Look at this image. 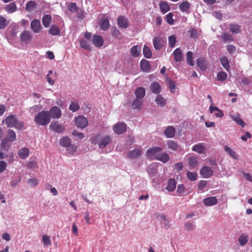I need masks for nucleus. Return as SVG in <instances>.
Listing matches in <instances>:
<instances>
[{
  "label": "nucleus",
  "instance_id": "56",
  "mask_svg": "<svg viewBox=\"0 0 252 252\" xmlns=\"http://www.w3.org/2000/svg\"><path fill=\"white\" fill-rule=\"evenodd\" d=\"M167 83L168 85V87L172 93L175 92V82L172 80L171 79H167Z\"/></svg>",
  "mask_w": 252,
  "mask_h": 252
},
{
  "label": "nucleus",
  "instance_id": "23",
  "mask_svg": "<svg viewBox=\"0 0 252 252\" xmlns=\"http://www.w3.org/2000/svg\"><path fill=\"white\" fill-rule=\"evenodd\" d=\"M196 64L201 70H205L207 68V62L204 58H198L196 61Z\"/></svg>",
  "mask_w": 252,
  "mask_h": 252
},
{
  "label": "nucleus",
  "instance_id": "17",
  "mask_svg": "<svg viewBox=\"0 0 252 252\" xmlns=\"http://www.w3.org/2000/svg\"><path fill=\"white\" fill-rule=\"evenodd\" d=\"M155 158L165 163L169 160V156L168 154L164 152L162 153H158V154H156Z\"/></svg>",
  "mask_w": 252,
  "mask_h": 252
},
{
  "label": "nucleus",
  "instance_id": "57",
  "mask_svg": "<svg viewBox=\"0 0 252 252\" xmlns=\"http://www.w3.org/2000/svg\"><path fill=\"white\" fill-rule=\"evenodd\" d=\"M227 75L224 71H220L218 73L217 78L220 81H223L227 78Z\"/></svg>",
  "mask_w": 252,
  "mask_h": 252
},
{
  "label": "nucleus",
  "instance_id": "14",
  "mask_svg": "<svg viewBox=\"0 0 252 252\" xmlns=\"http://www.w3.org/2000/svg\"><path fill=\"white\" fill-rule=\"evenodd\" d=\"M142 148L139 147L137 149H135L133 150L130 151L127 154V158L130 159L136 158L139 157L142 155Z\"/></svg>",
  "mask_w": 252,
  "mask_h": 252
},
{
  "label": "nucleus",
  "instance_id": "55",
  "mask_svg": "<svg viewBox=\"0 0 252 252\" xmlns=\"http://www.w3.org/2000/svg\"><path fill=\"white\" fill-rule=\"evenodd\" d=\"M176 42V37L175 35H172L168 37L169 45L171 48H174Z\"/></svg>",
  "mask_w": 252,
  "mask_h": 252
},
{
  "label": "nucleus",
  "instance_id": "33",
  "mask_svg": "<svg viewBox=\"0 0 252 252\" xmlns=\"http://www.w3.org/2000/svg\"><path fill=\"white\" fill-rule=\"evenodd\" d=\"M140 67L142 70L149 72L151 69V65L149 61L142 60L140 62Z\"/></svg>",
  "mask_w": 252,
  "mask_h": 252
},
{
  "label": "nucleus",
  "instance_id": "51",
  "mask_svg": "<svg viewBox=\"0 0 252 252\" xmlns=\"http://www.w3.org/2000/svg\"><path fill=\"white\" fill-rule=\"evenodd\" d=\"M9 24V22L3 16H0V30L4 29Z\"/></svg>",
  "mask_w": 252,
  "mask_h": 252
},
{
  "label": "nucleus",
  "instance_id": "2",
  "mask_svg": "<svg viewBox=\"0 0 252 252\" xmlns=\"http://www.w3.org/2000/svg\"><path fill=\"white\" fill-rule=\"evenodd\" d=\"M8 127H14L17 130H22L25 126L24 122L19 120L15 115L11 114L8 116L2 121Z\"/></svg>",
  "mask_w": 252,
  "mask_h": 252
},
{
  "label": "nucleus",
  "instance_id": "63",
  "mask_svg": "<svg viewBox=\"0 0 252 252\" xmlns=\"http://www.w3.org/2000/svg\"><path fill=\"white\" fill-rule=\"evenodd\" d=\"M190 37L192 38H196L198 37L197 32L195 29H192L189 31Z\"/></svg>",
  "mask_w": 252,
  "mask_h": 252
},
{
  "label": "nucleus",
  "instance_id": "30",
  "mask_svg": "<svg viewBox=\"0 0 252 252\" xmlns=\"http://www.w3.org/2000/svg\"><path fill=\"white\" fill-rule=\"evenodd\" d=\"M190 7V4L188 1H184L179 5L180 10L183 12L189 13V9Z\"/></svg>",
  "mask_w": 252,
  "mask_h": 252
},
{
  "label": "nucleus",
  "instance_id": "20",
  "mask_svg": "<svg viewBox=\"0 0 252 252\" xmlns=\"http://www.w3.org/2000/svg\"><path fill=\"white\" fill-rule=\"evenodd\" d=\"M164 134L167 138H173L175 134V129L173 126H168L165 129Z\"/></svg>",
  "mask_w": 252,
  "mask_h": 252
},
{
  "label": "nucleus",
  "instance_id": "53",
  "mask_svg": "<svg viewBox=\"0 0 252 252\" xmlns=\"http://www.w3.org/2000/svg\"><path fill=\"white\" fill-rule=\"evenodd\" d=\"M185 228L187 231L194 230L195 228V224L191 222H186L185 223Z\"/></svg>",
  "mask_w": 252,
  "mask_h": 252
},
{
  "label": "nucleus",
  "instance_id": "25",
  "mask_svg": "<svg viewBox=\"0 0 252 252\" xmlns=\"http://www.w3.org/2000/svg\"><path fill=\"white\" fill-rule=\"evenodd\" d=\"M30 151L27 148H21L18 153V156L20 158L24 159L27 158L29 156Z\"/></svg>",
  "mask_w": 252,
  "mask_h": 252
},
{
  "label": "nucleus",
  "instance_id": "21",
  "mask_svg": "<svg viewBox=\"0 0 252 252\" xmlns=\"http://www.w3.org/2000/svg\"><path fill=\"white\" fill-rule=\"evenodd\" d=\"M60 146L64 148H68L71 144V139L68 136H64L60 139Z\"/></svg>",
  "mask_w": 252,
  "mask_h": 252
},
{
  "label": "nucleus",
  "instance_id": "12",
  "mask_svg": "<svg viewBox=\"0 0 252 252\" xmlns=\"http://www.w3.org/2000/svg\"><path fill=\"white\" fill-rule=\"evenodd\" d=\"M118 25L121 29H126L129 25V21L125 16H120L118 18Z\"/></svg>",
  "mask_w": 252,
  "mask_h": 252
},
{
  "label": "nucleus",
  "instance_id": "36",
  "mask_svg": "<svg viewBox=\"0 0 252 252\" xmlns=\"http://www.w3.org/2000/svg\"><path fill=\"white\" fill-rule=\"evenodd\" d=\"M99 26L102 30L105 31L108 29L110 27L109 20L107 18L101 19L100 21Z\"/></svg>",
  "mask_w": 252,
  "mask_h": 252
},
{
  "label": "nucleus",
  "instance_id": "11",
  "mask_svg": "<svg viewBox=\"0 0 252 252\" xmlns=\"http://www.w3.org/2000/svg\"><path fill=\"white\" fill-rule=\"evenodd\" d=\"M92 42L96 47L100 48L104 44V40L101 35L94 34L93 36Z\"/></svg>",
  "mask_w": 252,
  "mask_h": 252
},
{
  "label": "nucleus",
  "instance_id": "31",
  "mask_svg": "<svg viewBox=\"0 0 252 252\" xmlns=\"http://www.w3.org/2000/svg\"><path fill=\"white\" fill-rule=\"evenodd\" d=\"M224 150L225 152H226L230 157L233 158L235 159H238L239 158L238 155L236 154V152L234 151L233 149L230 148L229 147L227 146H225L224 147Z\"/></svg>",
  "mask_w": 252,
  "mask_h": 252
},
{
  "label": "nucleus",
  "instance_id": "16",
  "mask_svg": "<svg viewBox=\"0 0 252 252\" xmlns=\"http://www.w3.org/2000/svg\"><path fill=\"white\" fill-rule=\"evenodd\" d=\"M32 37V36L31 32L28 31H24L20 34L21 41L25 43H29L31 41Z\"/></svg>",
  "mask_w": 252,
  "mask_h": 252
},
{
  "label": "nucleus",
  "instance_id": "35",
  "mask_svg": "<svg viewBox=\"0 0 252 252\" xmlns=\"http://www.w3.org/2000/svg\"><path fill=\"white\" fill-rule=\"evenodd\" d=\"M143 102V100L136 98L132 102L131 106L134 109H140L142 107Z\"/></svg>",
  "mask_w": 252,
  "mask_h": 252
},
{
  "label": "nucleus",
  "instance_id": "8",
  "mask_svg": "<svg viewBox=\"0 0 252 252\" xmlns=\"http://www.w3.org/2000/svg\"><path fill=\"white\" fill-rule=\"evenodd\" d=\"M50 118L54 119H59L61 116V110L58 106L52 107L48 111Z\"/></svg>",
  "mask_w": 252,
  "mask_h": 252
},
{
  "label": "nucleus",
  "instance_id": "48",
  "mask_svg": "<svg viewBox=\"0 0 252 252\" xmlns=\"http://www.w3.org/2000/svg\"><path fill=\"white\" fill-rule=\"evenodd\" d=\"M221 37L224 42H232L233 41L232 35L228 32H223L221 35Z\"/></svg>",
  "mask_w": 252,
  "mask_h": 252
},
{
  "label": "nucleus",
  "instance_id": "49",
  "mask_svg": "<svg viewBox=\"0 0 252 252\" xmlns=\"http://www.w3.org/2000/svg\"><path fill=\"white\" fill-rule=\"evenodd\" d=\"M144 56L147 59H150L152 56V52L149 47L144 45L143 49Z\"/></svg>",
  "mask_w": 252,
  "mask_h": 252
},
{
  "label": "nucleus",
  "instance_id": "18",
  "mask_svg": "<svg viewBox=\"0 0 252 252\" xmlns=\"http://www.w3.org/2000/svg\"><path fill=\"white\" fill-rule=\"evenodd\" d=\"M162 149L159 147H153L149 149L146 152V156L147 157H150L152 156H155L156 154H158Z\"/></svg>",
  "mask_w": 252,
  "mask_h": 252
},
{
  "label": "nucleus",
  "instance_id": "45",
  "mask_svg": "<svg viewBox=\"0 0 252 252\" xmlns=\"http://www.w3.org/2000/svg\"><path fill=\"white\" fill-rule=\"evenodd\" d=\"M5 10L10 13L14 12L17 10V7L14 2H11L5 6Z\"/></svg>",
  "mask_w": 252,
  "mask_h": 252
},
{
  "label": "nucleus",
  "instance_id": "59",
  "mask_svg": "<svg viewBox=\"0 0 252 252\" xmlns=\"http://www.w3.org/2000/svg\"><path fill=\"white\" fill-rule=\"evenodd\" d=\"M173 14L172 13L170 12L166 15V21L167 23L170 25H173L174 22V20L173 19Z\"/></svg>",
  "mask_w": 252,
  "mask_h": 252
},
{
  "label": "nucleus",
  "instance_id": "32",
  "mask_svg": "<svg viewBox=\"0 0 252 252\" xmlns=\"http://www.w3.org/2000/svg\"><path fill=\"white\" fill-rule=\"evenodd\" d=\"M159 6L160 10L162 14H165L170 10L169 4L166 1H160L159 4Z\"/></svg>",
  "mask_w": 252,
  "mask_h": 252
},
{
  "label": "nucleus",
  "instance_id": "62",
  "mask_svg": "<svg viewBox=\"0 0 252 252\" xmlns=\"http://www.w3.org/2000/svg\"><path fill=\"white\" fill-rule=\"evenodd\" d=\"M42 241L44 245L49 246L51 244V242L49 236L43 235L42 236Z\"/></svg>",
  "mask_w": 252,
  "mask_h": 252
},
{
  "label": "nucleus",
  "instance_id": "54",
  "mask_svg": "<svg viewBox=\"0 0 252 252\" xmlns=\"http://www.w3.org/2000/svg\"><path fill=\"white\" fill-rule=\"evenodd\" d=\"M67 9L71 12H76L78 9L76 3L75 2H71L67 6Z\"/></svg>",
  "mask_w": 252,
  "mask_h": 252
},
{
  "label": "nucleus",
  "instance_id": "52",
  "mask_svg": "<svg viewBox=\"0 0 252 252\" xmlns=\"http://www.w3.org/2000/svg\"><path fill=\"white\" fill-rule=\"evenodd\" d=\"M69 110L75 112L79 109L80 106L77 102L72 101L69 105Z\"/></svg>",
  "mask_w": 252,
  "mask_h": 252
},
{
  "label": "nucleus",
  "instance_id": "4",
  "mask_svg": "<svg viewBox=\"0 0 252 252\" xmlns=\"http://www.w3.org/2000/svg\"><path fill=\"white\" fill-rule=\"evenodd\" d=\"M154 48L157 50H160L166 44V39L165 37L156 36L153 40Z\"/></svg>",
  "mask_w": 252,
  "mask_h": 252
},
{
  "label": "nucleus",
  "instance_id": "58",
  "mask_svg": "<svg viewBox=\"0 0 252 252\" xmlns=\"http://www.w3.org/2000/svg\"><path fill=\"white\" fill-rule=\"evenodd\" d=\"M188 178L191 181H195L197 177V174L195 172L188 171L187 173Z\"/></svg>",
  "mask_w": 252,
  "mask_h": 252
},
{
  "label": "nucleus",
  "instance_id": "9",
  "mask_svg": "<svg viewBox=\"0 0 252 252\" xmlns=\"http://www.w3.org/2000/svg\"><path fill=\"white\" fill-rule=\"evenodd\" d=\"M200 174L204 178H209L213 174V171L211 167L205 166L201 168L200 170Z\"/></svg>",
  "mask_w": 252,
  "mask_h": 252
},
{
  "label": "nucleus",
  "instance_id": "60",
  "mask_svg": "<svg viewBox=\"0 0 252 252\" xmlns=\"http://www.w3.org/2000/svg\"><path fill=\"white\" fill-rule=\"evenodd\" d=\"M156 101L158 105L164 106L165 104V100L161 95H158L156 99Z\"/></svg>",
  "mask_w": 252,
  "mask_h": 252
},
{
  "label": "nucleus",
  "instance_id": "39",
  "mask_svg": "<svg viewBox=\"0 0 252 252\" xmlns=\"http://www.w3.org/2000/svg\"><path fill=\"white\" fill-rule=\"evenodd\" d=\"M4 138L8 139L10 142L14 141L16 139V134L15 132L12 129L8 130L7 132V135Z\"/></svg>",
  "mask_w": 252,
  "mask_h": 252
},
{
  "label": "nucleus",
  "instance_id": "24",
  "mask_svg": "<svg viewBox=\"0 0 252 252\" xmlns=\"http://www.w3.org/2000/svg\"><path fill=\"white\" fill-rule=\"evenodd\" d=\"M141 51V47L139 45H134L130 49V54L133 57H137Z\"/></svg>",
  "mask_w": 252,
  "mask_h": 252
},
{
  "label": "nucleus",
  "instance_id": "40",
  "mask_svg": "<svg viewBox=\"0 0 252 252\" xmlns=\"http://www.w3.org/2000/svg\"><path fill=\"white\" fill-rule=\"evenodd\" d=\"M52 21V16L50 15H45L42 18V22L45 28L49 27Z\"/></svg>",
  "mask_w": 252,
  "mask_h": 252
},
{
  "label": "nucleus",
  "instance_id": "41",
  "mask_svg": "<svg viewBox=\"0 0 252 252\" xmlns=\"http://www.w3.org/2000/svg\"><path fill=\"white\" fill-rule=\"evenodd\" d=\"M151 91L156 94H158L160 92V87L159 84L157 82H153L150 86Z\"/></svg>",
  "mask_w": 252,
  "mask_h": 252
},
{
  "label": "nucleus",
  "instance_id": "26",
  "mask_svg": "<svg viewBox=\"0 0 252 252\" xmlns=\"http://www.w3.org/2000/svg\"><path fill=\"white\" fill-rule=\"evenodd\" d=\"M198 163V161L196 157H190L188 160V164L189 166V169L192 170L195 168L197 166Z\"/></svg>",
  "mask_w": 252,
  "mask_h": 252
},
{
  "label": "nucleus",
  "instance_id": "3",
  "mask_svg": "<svg viewBox=\"0 0 252 252\" xmlns=\"http://www.w3.org/2000/svg\"><path fill=\"white\" fill-rule=\"evenodd\" d=\"M50 117L48 111L38 112L34 119V122L39 126H46L50 122Z\"/></svg>",
  "mask_w": 252,
  "mask_h": 252
},
{
  "label": "nucleus",
  "instance_id": "6",
  "mask_svg": "<svg viewBox=\"0 0 252 252\" xmlns=\"http://www.w3.org/2000/svg\"><path fill=\"white\" fill-rule=\"evenodd\" d=\"M113 129L116 134H122L126 131V125L124 123H118L113 126Z\"/></svg>",
  "mask_w": 252,
  "mask_h": 252
},
{
  "label": "nucleus",
  "instance_id": "37",
  "mask_svg": "<svg viewBox=\"0 0 252 252\" xmlns=\"http://www.w3.org/2000/svg\"><path fill=\"white\" fill-rule=\"evenodd\" d=\"M176 181L174 179L171 178L168 181V185L166 189L169 191H173L176 187Z\"/></svg>",
  "mask_w": 252,
  "mask_h": 252
},
{
  "label": "nucleus",
  "instance_id": "47",
  "mask_svg": "<svg viewBox=\"0 0 252 252\" xmlns=\"http://www.w3.org/2000/svg\"><path fill=\"white\" fill-rule=\"evenodd\" d=\"M36 6L35 2L31 0L27 3L25 7L26 10L28 12L32 11L35 8Z\"/></svg>",
  "mask_w": 252,
  "mask_h": 252
},
{
  "label": "nucleus",
  "instance_id": "50",
  "mask_svg": "<svg viewBox=\"0 0 252 252\" xmlns=\"http://www.w3.org/2000/svg\"><path fill=\"white\" fill-rule=\"evenodd\" d=\"M160 218L162 219V220L161 221V225L165 229H168L170 227L169 220L164 215H161Z\"/></svg>",
  "mask_w": 252,
  "mask_h": 252
},
{
  "label": "nucleus",
  "instance_id": "19",
  "mask_svg": "<svg viewBox=\"0 0 252 252\" xmlns=\"http://www.w3.org/2000/svg\"><path fill=\"white\" fill-rule=\"evenodd\" d=\"M192 150L199 154H202L205 153L206 148L203 143H199L194 145L192 148Z\"/></svg>",
  "mask_w": 252,
  "mask_h": 252
},
{
  "label": "nucleus",
  "instance_id": "44",
  "mask_svg": "<svg viewBox=\"0 0 252 252\" xmlns=\"http://www.w3.org/2000/svg\"><path fill=\"white\" fill-rule=\"evenodd\" d=\"M8 139L3 138L1 141V147L2 149L5 151H8L11 146Z\"/></svg>",
  "mask_w": 252,
  "mask_h": 252
},
{
  "label": "nucleus",
  "instance_id": "64",
  "mask_svg": "<svg viewBox=\"0 0 252 252\" xmlns=\"http://www.w3.org/2000/svg\"><path fill=\"white\" fill-rule=\"evenodd\" d=\"M72 134L74 136L77 137L79 139H82L85 137V135L83 133L80 132L76 130H74L73 131Z\"/></svg>",
  "mask_w": 252,
  "mask_h": 252
},
{
  "label": "nucleus",
  "instance_id": "15",
  "mask_svg": "<svg viewBox=\"0 0 252 252\" xmlns=\"http://www.w3.org/2000/svg\"><path fill=\"white\" fill-rule=\"evenodd\" d=\"M203 203L207 206H212L218 203V199L216 196L207 197L203 199Z\"/></svg>",
  "mask_w": 252,
  "mask_h": 252
},
{
  "label": "nucleus",
  "instance_id": "61",
  "mask_svg": "<svg viewBox=\"0 0 252 252\" xmlns=\"http://www.w3.org/2000/svg\"><path fill=\"white\" fill-rule=\"evenodd\" d=\"M185 191L186 189L184 185L180 184L178 186L177 192L179 194H183L185 192Z\"/></svg>",
  "mask_w": 252,
  "mask_h": 252
},
{
  "label": "nucleus",
  "instance_id": "10",
  "mask_svg": "<svg viewBox=\"0 0 252 252\" xmlns=\"http://www.w3.org/2000/svg\"><path fill=\"white\" fill-rule=\"evenodd\" d=\"M31 28L34 33H39L42 28L40 21L37 19H34L31 22Z\"/></svg>",
  "mask_w": 252,
  "mask_h": 252
},
{
  "label": "nucleus",
  "instance_id": "28",
  "mask_svg": "<svg viewBox=\"0 0 252 252\" xmlns=\"http://www.w3.org/2000/svg\"><path fill=\"white\" fill-rule=\"evenodd\" d=\"M80 47L86 50L91 51V43L89 41L84 39L81 38L80 40Z\"/></svg>",
  "mask_w": 252,
  "mask_h": 252
},
{
  "label": "nucleus",
  "instance_id": "7",
  "mask_svg": "<svg viewBox=\"0 0 252 252\" xmlns=\"http://www.w3.org/2000/svg\"><path fill=\"white\" fill-rule=\"evenodd\" d=\"M49 127L51 130L58 133H63L65 129V127L63 125L59 124L57 122H52Z\"/></svg>",
  "mask_w": 252,
  "mask_h": 252
},
{
  "label": "nucleus",
  "instance_id": "1",
  "mask_svg": "<svg viewBox=\"0 0 252 252\" xmlns=\"http://www.w3.org/2000/svg\"><path fill=\"white\" fill-rule=\"evenodd\" d=\"M111 138L109 135H103L96 134L92 135L90 138V142L92 144L97 145L100 149L105 148L111 141Z\"/></svg>",
  "mask_w": 252,
  "mask_h": 252
},
{
  "label": "nucleus",
  "instance_id": "22",
  "mask_svg": "<svg viewBox=\"0 0 252 252\" xmlns=\"http://www.w3.org/2000/svg\"><path fill=\"white\" fill-rule=\"evenodd\" d=\"M174 59L176 62H181L183 59V54L181 49H176L173 53Z\"/></svg>",
  "mask_w": 252,
  "mask_h": 252
},
{
  "label": "nucleus",
  "instance_id": "34",
  "mask_svg": "<svg viewBox=\"0 0 252 252\" xmlns=\"http://www.w3.org/2000/svg\"><path fill=\"white\" fill-rule=\"evenodd\" d=\"M49 32L52 35H59L61 33V30L58 26L52 25L49 30Z\"/></svg>",
  "mask_w": 252,
  "mask_h": 252
},
{
  "label": "nucleus",
  "instance_id": "38",
  "mask_svg": "<svg viewBox=\"0 0 252 252\" xmlns=\"http://www.w3.org/2000/svg\"><path fill=\"white\" fill-rule=\"evenodd\" d=\"M234 121H235L238 125L244 127L245 126V123L244 121L241 118L239 114L232 115L231 116Z\"/></svg>",
  "mask_w": 252,
  "mask_h": 252
},
{
  "label": "nucleus",
  "instance_id": "43",
  "mask_svg": "<svg viewBox=\"0 0 252 252\" xmlns=\"http://www.w3.org/2000/svg\"><path fill=\"white\" fill-rule=\"evenodd\" d=\"M220 62L222 64V65L224 67V68L227 70L228 71L230 69L229 65V61L227 58L225 57H223L220 58Z\"/></svg>",
  "mask_w": 252,
  "mask_h": 252
},
{
  "label": "nucleus",
  "instance_id": "29",
  "mask_svg": "<svg viewBox=\"0 0 252 252\" xmlns=\"http://www.w3.org/2000/svg\"><path fill=\"white\" fill-rule=\"evenodd\" d=\"M135 94L136 98L143 100L145 95V90L143 87L137 88L135 91Z\"/></svg>",
  "mask_w": 252,
  "mask_h": 252
},
{
  "label": "nucleus",
  "instance_id": "13",
  "mask_svg": "<svg viewBox=\"0 0 252 252\" xmlns=\"http://www.w3.org/2000/svg\"><path fill=\"white\" fill-rule=\"evenodd\" d=\"M166 144L168 149L175 152H180L181 146L178 144L177 142L172 140H169L166 141Z\"/></svg>",
  "mask_w": 252,
  "mask_h": 252
},
{
  "label": "nucleus",
  "instance_id": "5",
  "mask_svg": "<svg viewBox=\"0 0 252 252\" xmlns=\"http://www.w3.org/2000/svg\"><path fill=\"white\" fill-rule=\"evenodd\" d=\"M75 125L78 128H85L88 125V121L86 118L83 116H78L75 118Z\"/></svg>",
  "mask_w": 252,
  "mask_h": 252
},
{
  "label": "nucleus",
  "instance_id": "42",
  "mask_svg": "<svg viewBox=\"0 0 252 252\" xmlns=\"http://www.w3.org/2000/svg\"><path fill=\"white\" fill-rule=\"evenodd\" d=\"M249 241V237L246 234L241 235L238 238L239 243L241 246H244L247 244Z\"/></svg>",
  "mask_w": 252,
  "mask_h": 252
},
{
  "label": "nucleus",
  "instance_id": "27",
  "mask_svg": "<svg viewBox=\"0 0 252 252\" xmlns=\"http://www.w3.org/2000/svg\"><path fill=\"white\" fill-rule=\"evenodd\" d=\"M229 29L232 33L235 34H238L241 32V26L237 24H230Z\"/></svg>",
  "mask_w": 252,
  "mask_h": 252
},
{
  "label": "nucleus",
  "instance_id": "46",
  "mask_svg": "<svg viewBox=\"0 0 252 252\" xmlns=\"http://www.w3.org/2000/svg\"><path fill=\"white\" fill-rule=\"evenodd\" d=\"M186 61L190 66H193L194 63L193 61V53L191 51H188L186 54Z\"/></svg>",
  "mask_w": 252,
  "mask_h": 252
}]
</instances>
